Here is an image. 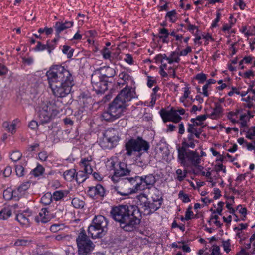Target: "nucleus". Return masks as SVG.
<instances>
[{
	"instance_id": "f8f14e48",
	"label": "nucleus",
	"mask_w": 255,
	"mask_h": 255,
	"mask_svg": "<svg viewBox=\"0 0 255 255\" xmlns=\"http://www.w3.org/2000/svg\"><path fill=\"white\" fill-rule=\"evenodd\" d=\"M185 112V110L183 108L178 110L172 108L169 111L162 109L160 112L161 116L164 122L171 121L175 123H179L182 120V118L180 115H183Z\"/></svg>"
},
{
	"instance_id": "2f4dec72",
	"label": "nucleus",
	"mask_w": 255,
	"mask_h": 255,
	"mask_svg": "<svg viewBox=\"0 0 255 255\" xmlns=\"http://www.w3.org/2000/svg\"><path fill=\"white\" fill-rule=\"evenodd\" d=\"M120 181V185L118 186H114L113 189L115 191H116L117 193L122 196H128L130 194H124L123 193L125 192V191L127 189V187L125 186V185H123L122 186L121 185V181Z\"/></svg>"
},
{
	"instance_id": "c03bdc74",
	"label": "nucleus",
	"mask_w": 255,
	"mask_h": 255,
	"mask_svg": "<svg viewBox=\"0 0 255 255\" xmlns=\"http://www.w3.org/2000/svg\"><path fill=\"white\" fill-rule=\"evenodd\" d=\"M21 154L18 151H13L10 155V159L14 162L19 160L21 157Z\"/></svg>"
},
{
	"instance_id": "5fc2aeb1",
	"label": "nucleus",
	"mask_w": 255,
	"mask_h": 255,
	"mask_svg": "<svg viewBox=\"0 0 255 255\" xmlns=\"http://www.w3.org/2000/svg\"><path fill=\"white\" fill-rule=\"evenodd\" d=\"M224 205V203L220 201L218 203V207L216 210L213 211V213L215 214L216 213H218V214L221 215H222V212L223 210V207Z\"/></svg>"
},
{
	"instance_id": "79ce46f5",
	"label": "nucleus",
	"mask_w": 255,
	"mask_h": 255,
	"mask_svg": "<svg viewBox=\"0 0 255 255\" xmlns=\"http://www.w3.org/2000/svg\"><path fill=\"white\" fill-rule=\"evenodd\" d=\"M246 137L249 139H253L255 137V127H252L248 129Z\"/></svg>"
},
{
	"instance_id": "393cba45",
	"label": "nucleus",
	"mask_w": 255,
	"mask_h": 255,
	"mask_svg": "<svg viewBox=\"0 0 255 255\" xmlns=\"http://www.w3.org/2000/svg\"><path fill=\"white\" fill-rule=\"evenodd\" d=\"M29 187V183L26 182L22 184L20 186H19V187L17 189V190H15L13 191V193L14 194H16L17 197H20L22 196L24 192L27 190Z\"/></svg>"
},
{
	"instance_id": "69168bd1",
	"label": "nucleus",
	"mask_w": 255,
	"mask_h": 255,
	"mask_svg": "<svg viewBox=\"0 0 255 255\" xmlns=\"http://www.w3.org/2000/svg\"><path fill=\"white\" fill-rule=\"evenodd\" d=\"M70 47L68 46H63L62 51L63 53L67 54L68 57H70L72 56L73 53L72 52L69 51Z\"/></svg>"
},
{
	"instance_id": "ddd939ff",
	"label": "nucleus",
	"mask_w": 255,
	"mask_h": 255,
	"mask_svg": "<svg viewBox=\"0 0 255 255\" xmlns=\"http://www.w3.org/2000/svg\"><path fill=\"white\" fill-rule=\"evenodd\" d=\"M91 83L93 89L97 94H102L108 89L107 83L96 74L92 75Z\"/></svg>"
},
{
	"instance_id": "680f3d73",
	"label": "nucleus",
	"mask_w": 255,
	"mask_h": 255,
	"mask_svg": "<svg viewBox=\"0 0 255 255\" xmlns=\"http://www.w3.org/2000/svg\"><path fill=\"white\" fill-rule=\"evenodd\" d=\"M8 71V68L5 65L0 63V76L6 75Z\"/></svg>"
},
{
	"instance_id": "c85d7f7f",
	"label": "nucleus",
	"mask_w": 255,
	"mask_h": 255,
	"mask_svg": "<svg viewBox=\"0 0 255 255\" xmlns=\"http://www.w3.org/2000/svg\"><path fill=\"white\" fill-rule=\"evenodd\" d=\"M88 178V174L83 171H79L76 173L75 179L79 184L83 183Z\"/></svg>"
},
{
	"instance_id": "e433bc0d",
	"label": "nucleus",
	"mask_w": 255,
	"mask_h": 255,
	"mask_svg": "<svg viewBox=\"0 0 255 255\" xmlns=\"http://www.w3.org/2000/svg\"><path fill=\"white\" fill-rule=\"evenodd\" d=\"M105 73L103 74V76L107 78L113 77L115 75V70L110 67L104 68Z\"/></svg>"
},
{
	"instance_id": "dca6fc26",
	"label": "nucleus",
	"mask_w": 255,
	"mask_h": 255,
	"mask_svg": "<svg viewBox=\"0 0 255 255\" xmlns=\"http://www.w3.org/2000/svg\"><path fill=\"white\" fill-rule=\"evenodd\" d=\"M140 178L142 181L141 184L144 186V190L146 188H150L156 183V178L152 174L141 176Z\"/></svg>"
},
{
	"instance_id": "2eb2a0df",
	"label": "nucleus",
	"mask_w": 255,
	"mask_h": 255,
	"mask_svg": "<svg viewBox=\"0 0 255 255\" xmlns=\"http://www.w3.org/2000/svg\"><path fill=\"white\" fill-rule=\"evenodd\" d=\"M137 202H139L138 205L141 206L144 215L150 214V211L149 208V202L147 201V197L143 194L137 196Z\"/></svg>"
},
{
	"instance_id": "39448f33",
	"label": "nucleus",
	"mask_w": 255,
	"mask_h": 255,
	"mask_svg": "<svg viewBox=\"0 0 255 255\" xmlns=\"http://www.w3.org/2000/svg\"><path fill=\"white\" fill-rule=\"evenodd\" d=\"M108 221L102 215L95 216L91 224L88 227V233L92 238L103 237L107 232Z\"/></svg>"
},
{
	"instance_id": "a211bd4d",
	"label": "nucleus",
	"mask_w": 255,
	"mask_h": 255,
	"mask_svg": "<svg viewBox=\"0 0 255 255\" xmlns=\"http://www.w3.org/2000/svg\"><path fill=\"white\" fill-rule=\"evenodd\" d=\"M92 159L91 157L82 158L80 161V165L84 168V172L88 174H92L93 169L91 165Z\"/></svg>"
},
{
	"instance_id": "f3484780",
	"label": "nucleus",
	"mask_w": 255,
	"mask_h": 255,
	"mask_svg": "<svg viewBox=\"0 0 255 255\" xmlns=\"http://www.w3.org/2000/svg\"><path fill=\"white\" fill-rule=\"evenodd\" d=\"M104 193V189L100 184H97L96 186L89 187L88 191V195L92 198H94L96 196H103Z\"/></svg>"
},
{
	"instance_id": "bf43d9fd",
	"label": "nucleus",
	"mask_w": 255,
	"mask_h": 255,
	"mask_svg": "<svg viewBox=\"0 0 255 255\" xmlns=\"http://www.w3.org/2000/svg\"><path fill=\"white\" fill-rule=\"evenodd\" d=\"M194 35L196 36L195 38L194 39V42L195 44H201L202 42L200 41V40L202 38V35L200 34V31L199 30H197L196 33L194 34Z\"/></svg>"
},
{
	"instance_id": "c756f323",
	"label": "nucleus",
	"mask_w": 255,
	"mask_h": 255,
	"mask_svg": "<svg viewBox=\"0 0 255 255\" xmlns=\"http://www.w3.org/2000/svg\"><path fill=\"white\" fill-rule=\"evenodd\" d=\"M119 162L117 157H112L108 160L106 166L109 170H113L115 171L117 164Z\"/></svg>"
},
{
	"instance_id": "9d476101",
	"label": "nucleus",
	"mask_w": 255,
	"mask_h": 255,
	"mask_svg": "<svg viewBox=\"0 0 255 255\" xmlns=\"http://www.w3.org/2000/svg\"><path fill=\"white\" fill-rule=\"evenodd\" d=\"M140 176L126 178L121 180V185H125L127 189L123 193L124 194H132L137 192L138 191L144 190V186L141 184Z\"/></svg>"
},
{
	"instance_id": "aec40b11",
	"label": "nucleus",
	"mask_w": 255,
	"mask_h": 255,
	"mask_svg": "<svg viewBox=\"0 0 255 255\" xmlns=\"http://www.w3.org/2000/svg\"><path fill=\"white\" fill-rule=\"evenodd\" d=\"M72 25L73 22L72 21L65 22V23L57 22L54 26L56 36H58L61 31L70 28Z\"/></svg>"
},
{
	"instance_id": "864d4df0",
	"label": "nucleus",
	"mask_w": 255,
	"mask_h": 255,
	"mask_svg": "<svg viewBox=\"0 0 255 255\" xmlns=\"http://www.w3.org/2000/svg\"><path fill=\"white\" fill-rule=\"evenodd\" d=\"M223 247L224 248V251L227 253H228L230 251V240H228L227 241H223Z\"/></svg>"
},
{
	"instance_id": "7ed1b4c3",
	"label": "nucleus",
	"mask_w": 255,
	"mask_h": 255,
	"mask_svg": "<svg viewBox=\"0 0 255 255\" xmlns=\"http://www.w3.org/2000/svg\"><path fill=\"white\" fill-rule=\"evenodd\" d=\"M46 75L49 86L73 80L70 72L60 65H54L50 67Z\"/></svg>"
},
{
	"instance_id": "9b49d317",
	"label": "nucleus",
	"mask_w": 255,
	"mask_h": 255,
	"mask_svg": "<svg viewBox=\"0 0 255 255\" xmlns=\"http://www.w3.org/2000/svg\"><path fill=\"white\" fill-rule=\"evenodd\" d=\"M74 85L73 80L50 85L53 95L57 97L63 98L68 95Z\"/></svg>"
},
{
	"instance_id": "6ab92c4d",
	"label": "nucleus",
	"mask_w": 255,
	"mask_h": 255,
	"mask_svg": "<svg viewBox=\"0 0 255 255\" xmlns=\"http://www.w3.org/2000/svg\"><path fill=\"white\" fill-rule=\"evenodd\" d=\"M35 219L38 222H41L43 223L48 222L50 219V216L47 209H42Z\"/></svg>"
},
{
	"instance_id": "6e6552de",
	"label": "nucleus",
	"mask_w": 255,
	"mask_h": 255,
	"mask_svg": "<svg viewBox=\"0 0 255 255\" xmlns=\"http://www.w3.org/2000/svg\"><path fill=\"white\" fill-rule=\"evenodd\" d=\"M126 154L129 156H131L133 152H139L141 151L147 152L149 148L148 143L143 140L141 137L131 138L125 144Z\"/></svg>"
},
{
	"instance_id": "338daca9",
	"label": "nucleus",
	"mask_w": 255,
	"mask_h": 255,
	"mask_svg": "<svg viewBox=\"0 0 255 255\" xmlns=\"http://www.w3.org/2000/svg\"><path fill=\"white\" fill-rule=\"evenodd\" d=\"M202 38L205 40V45L208 44L209 41H213L214 39L209 34H202Z\"/></svg>"
},
{
	"instance_id": "49530a36",
	"label": "nucleus",
	"mask_w": 255,
	"mask_h": 255,
	"mask_svg": "<svg viewBox=\"0 0 255 255\" xmlns=\"http://www.w3.org/2000/svg\"><path fill=\"white\" fill-rule=\"evenodd\" d=\"M44 171L43 167L41 165L37 166L32 170V173L35 176H38L42 174Z\"/></svg>"
},
{
	"instance_id": "8fccbe9b",
	"label": "nucleus",
	"mask_w": 255,
	"mask_h": 255,
	"mask_svg": "<svg viewBox=\"0 0 255 255\" xmlns=\"http://www.w3.org/2000/svg\"><path fill=\"white\" fill-rule=\"evenodd\" d=\"M24 169L22 166L17 165L15 166V172L17 176L21 177L24 175Z\"/></svg>"
},
{
	"instance_id": "20e7f679",
	"label": "nucleus",
	"mask_w": 255,
	"mask_h": 255,
	"mask_svg": "<svg viewBox=\"0 0 255 255\" xmlns=\"http://www.w3.org/2000/svg\"><path fill=\"white\" fill-rule=\"evenodd\" d=\"M38 116L40 122L46 123L59 113V108L55 102H43L37 107Z\"/></svg>"
},
{
	"instance_id": "72a5a7b5",
	"label": "nucleus",
	"mask_w": 255,
	"mask_h": 255,
	"mask_svg": "<svg viewBox=\"0 0 255 255\" xmlns=\"http://www.w3.org/2000/svg\"><path fill=\"white\" fill-rule=\"evenodd\" d=\"M52 200V194L47 192L45 193L41 198V202L44 205H49Z\"/></svg>"
},
{
	"instance_id": "bb28decb",
	"label": "nucleus",
	"mask_w": 255,
	"mask_h": 255,
	"mask_svg": "<svg viewBox=\"0 0 255 255\" xmlns=\"http://www.w3.org/2000/svg\"><path fill=\"white\" fill-rule=\"evenodd\" d=\"M75 169H71L67 170L64 172L63 177L66 180L70 182L75 179Z\"/></svg>"
},
{
	"instance_id": "37998d69",
	"label": "nucleus",
	"mask_w": 255,
	"mask_h": 255,
	"mask_svg": "<svg viewBox=\"0 0 255 255\" xmlns=\"http://www.w3.org/2000/svg\"><path fill=\"white\" fill-rule=\"evenodd\" d=\"M178 196L179 198L184 203H188L190 201L188 195L184 193L183 191H180L179 192Z\"/></svg>"
},
{
	"instance_id": "3c124183",
	"label": "nucleus",
	"mask_w": 255,
	"mask_h": 255,
	"mask_svg": "<svg viewBox=\"0 0 255 255\" xmlns=\"http://www.w3.org/2000/svg\"><path fill=\"white\" fill-rule=\"evenodd\" d=\"M180 56L179 52L173 51L171 52L169 57L171 58V59H173L175 62L178 63L180 60V58H179Z\"/></svg>"
},
{
	"instance_id": "f257e3e1",
	"label": "nucleus",
	"mask_w": 255,
	"mask_h": 255,
	"mask_svg": "<svg viewBox=\"0 0 255 255\" xmlns=\"http://www.w3.org/2000/svg\"><path fill=\"white\" fill-rule=\"evenodd\" d=\"M112 218L120 223L125 231L131 232L139 224L141 213L138 207L135 205H119L113 207L111 212Z\"/></svg>"
},
{
	"instance_id": "58836bf2",
	"label": "nucleus",
	"mask_w": 255,
	"mask_h": 255,
	"mask_svg": "<svg viewBox=\"0 0 255 255\" xmlns=\"http://www.w3.org/2000/svg\"><path fill=\"white\" fill-rule=\"evenodd\" d=\"M65 195V193L63 191H55L52 195V199L55 201H59L62 199Z\"/></svg>"
},
{
	"instance_id": "4c0bfd02",
	"label": "nucleus",
	"mask_w": 255,
	"mask_h": 255,
	"mask_svg": "<svg viewBox=\"0 0 255 255\" xmlns=\"http://www.w3.org/2000/svg\"><path fill=\"white\" fill-rule=\"evenodd\" d=\"M184 95L180 98V101L183 103L185 106H187V105L185 103V100L189 97V95L190 94V91L189 90V87L188 86L184 88Z\"/></svg>"
},
{
	"instance_id": "cd10ccee",
	"label": "nucleus",
	"mask_w": 255,
	"mask_h": 255,
	"mask_svg": "<svg viewBox=\"0 0 255 255\" xmlns=\"http://www.w3.org/2000/svg\"><path fill=\"white\" fill-rule=\"evenodd\" d=\"M207 117V115H202L196 117V118H192L190 121L192 123L191 125H194L195 126H200L203 124Z\"/></svg>"
},
{
	"instance_id": "f704fd0d",
	"label": "nucleus",
	"mask_w": 255,
	"mask_h": 255,
	"mask_svg": "<svg viewBox=\"0 0 255 255\" xmlns=\"http://www.w3.org/2000/svg\"><path fill=\"white\" fill-rule=\"evenodd\" d=\"M11 215L10 210L4 208L0 211V219L6 220Z\"/></svg>"
},
{
	"instance_id": "412c9836",
	"label": "nucleus",
	"mask_w": 255,
	"mask_h": 255,
	"mask_svg": "<svg viewBox=\"0 0 255 255\" xmlns=\"http://www.w3.org/2000/svg\"><path fill=\"white\" fill-rule=\"evenodd\" d=\"M153 202L150 203V214L153 213L155 211H156L158 209H159L162 204V198L160 196H157L156 197H152Z\"/></svg>"
},
{
	"instance_id": "4468645a",
	"label": "nucleus",
	"mask_w": 255,
	"mask_h": 255,
	"mask_svg": "<svg viewBox=\"0 0 255 255\" xmlns=\"http://www.w3.org/2000/svg\"><path fill=\"white\" fill-rule=\"evenodd\" d=\"M130 172V170L127 168V165L124 162H120L117 164V167L111 179L114 182H118L120 177L128 175Z\"/></svg>"
},
{
	"instance_id": "4d7b16f0",
	"label": "nucleus",
	"mask_w": 255,
	"mask_h": 255,
	"mask_svg": "<svg viewBox=\"0 0 255 255\" xmlns=\"http://www.w3.org/2000/svg\"><path fill=\"white\" fill-rule=\"evenodd\" d=\"M191 209H192V207L189 206L186 212L185 217V219L186 220H189L191 219L194 215L193 212L191 211Z\"/></svg>"
},
{
	"instance_id": "473e14b6",
	"label": "nucleus",
	"mask_w": 255,
	"mask_h": 255,
	"mask_svg": "<svg viewBox=\"0 0 255 255\" xmlns=\"http://www.w3.org/2000/svg\"><path fill=\"white\" fill-rule=\"evenodd\" d=\"M32 240L28 239H19L14 242V246H25L31 243Z\"/></svg>"
},
{
	"instance_id": "774afa93",
	"label": "nucleus",
	"mask_w": 255,
	"mask_h": 255,
	"mask_svg": "<svg viewBox=\"0 0 255 255\" xmlns=\"http://www.w3.org/2000/svg\"><path fill=\"white\" fill-rule=\"evenodd\" d=\"M124 60L129 64H132L133 63L132 57L129 54H126Z\"/></svg>"
},
{
	"instance_id": "a19ab883",
	"label": "nucleus",
	"mask_w": 255,
	"mask_h": 255,
	"mask_svg": "<svg viewBox=\"0 0 255 255\" xmlns=\"http://www.w3.org/2000/svg\"><path fill=\"white\" fill-rule=\"evenodd\" d=\"M71 203L73 206L76 208H80L83 207L84 204V202L76 198H73Z\"/></svg>"
},
{
	"instance_id": "de8ad7c7",
	"label": "nucleus",
	"mask_w": 255,
	"mask_h": 255,
	"mask_svg": "<svg viewBox=\"0 0 255 255\" xmlns=\"http://www.w3.org/2000/svg\"><path fill=\"white\" fill-rule=\"evenodd\" d=\"M182 144V146L180 148H184L185 150H187V148L190 147L193 149L195 147V144H194V141H189V142L183 141Z\"/></svg>"
},
{
	"instance_id": "052dcab7",
	"label": "nucleus",
	"mask_w": 255,
	"mask_h": 255,
	"mask_svg": "<svg viewBox=\"0 0 255 255\" xmlns=\"http://www.w3.org/2000/svg\"><path fill=\"white\" fill-rule=\"evenodd\" d=\"M186 172L185 173H183L181 169H178L176 170V174L178 175V179L179 181H182L186 177Z\"/></svg>"
},
{
	"instance_id": "0eeeda50",
	"label": "nucleus",
	"mask_w": 255,
	"mask_h": 255,
	"mask_svg": "<svg viewBox=\"0 0 255 255\" xmlns=\"http://www.w3.org/2000/svg\"><path fill=\"white\" fill-rule=\"evenodd\" d=\"M76 243L79 255H87L92 251L95 247L94 244L89 239L83 229H81L76 238Z\"/></svg>"
},
{
	"instance_id": "e2e57ef3",
	"label": "nucleus",
	"mask_w": 255,
	"mask_h": 255,
	"mask_svg": "<svg viewBox=\"0 0 255 255\" xmlns=\"http://www.w3.org/2000/svg\"><path fill=\"white\" fill-rule=\"evenodd\" d=\"M62 225L55 224L51 226L50 230L53 232H56L62 229Z\"/></svg>"
},
{
	"instance_id": "603ef678",
	"label": "nucleus",
	"mask_w": 255,
	"mask_h": 255,
	"mask_svg": "<svg viewBox=\"0 0 255 255\" xmlns=\"http://www.w3.org/2000/svg\"><path fill=\"white\" fill-rule=\"evenodd\" d=\"M159 34V37L160 38H167L169 35L168 30L165 28L161 29L160 30Z\"/></svg>"
},
{
	"instance_id": "09e8293b",
	"label": "nucleus",
	"mask_w": 255,
	"mask_h": 255,
	"mask_svg": "<svg viewBox=\"0 0 255 255\" xmlns=\"http://www.w3.org/2000/svg\"><path fill=\"white\" fill-rule=\"evenodd\" d=\"M13 196H14L15 197L17 196L16 194H14L13 193V191L12 193H11V192L8 190H5L4 191L3 197L6 200H10L11 199V198Z\"/></svg>"
},
{
	"instance_id": "5701e85b",
	"label": "nucleus",
	"mask_w": 255,
	"mask_h": 255,
	"mask_svg": "<svg viewBox=\"0 0 255 255\" xmlns=\"http://www.w3.org/2000/svg\"><path fill=\"white\" fill-rule=\"evenodd\" d=\"M223 113V108L222 106L218 103H215V107L213 109V112L209 116L212 119H217L221 116Z\"/></svg>"
},
{
	"instance_id": "a18cd8bd",
	"label": "nucleus",
	"mask_w": 255,
	"mask_h": 255,
	"mask_svg": "<svg viewBox=\"0 0 255 255\" xmlns=\"http://www.w3.org/2000/svg\"><path fill=\"white\" fill-rule=\"evenodd\" d=\"M103 58L105 59H109L111 57V51L109 49L104 47L101 51Z\"/></svg>"
},
{
	"instance_id": "c9c22d12",
	"label": "nucleus",
	"mask_w": 255,
	"mask_h": 255,
	"mask_svg": "<svg viewBox=\"0 0 255 255\" xmlns=\"http://www.w3.org/2000/svg\"><path fill=\"white\" fill-rule=\"evenodd\" d=\"M236 19L234 17H230V20L229 23L224 24L222 28L223 31H229L232 26L236 23Z\"/></svg>"
},
{
	"instance_id": "4be33fe9",
	"label": "nucleus",
	"mask_w": 255,
	"mask_h": 255,
	"mask_svg": "<svg viewBox=\"0 0 255 255\" xmlns=\"http://www.w3.org/2000/svg\"><path fill=\"white\" fill-rule=\"evenodd\" d=\"M18 122L19 121L17 119L13 120L10 124L8 122H4L2 126L7 131L13 134L15 132L16 126Z\"/></svg>"
},
{
	"instance_id": "0e129e2a",
	"label": "nucleus",
	"mask_w": 255,
	"mask_h": 255,
	"mask_svg": "<svg viewBox=\"0 0 255 255\" xmlns=\"http://www.w3.org/2000/svg\"><path fill=\"white\" fill-rule=\"evenodd\" d=\"M47 44L46 45L42 44L40 42L38 41L37 43V45L35 47L36 51H43L46 49Z\"/></svg>"
},
{
	"instance_id": "423d86ee",
	"label": "nucleus",
	"mask_w": 255,
	"mask_h": 255,
	"mask_svg": "<svg viewBox=\"0 0 255 255\" xmlns=\"http://www.w3.org/2000/svg\"><path fill=\"white\" fill-rule=\"evenodd\" d=\"M178 158L180 164L185 167L192 165H198L201 162V156L196 151L185 150L184 148L178 149Z\"/></svg>"
},
{
	"instance_id": "b1692460",
	"label": "nucleus",
	"mask_w": 255,
	"mask_h": 255,
	"mask_svg": "<svg viewBox=\"0 0 255 255\" xmlns=\"http://www.w3.org/2000/svg\"><path fill=\"white\" fill-rule=\"evenodd\" d=\"M188 132L192 133L193 135L194 134L197 138H200V134L203 131L202 129L201 128H196L197 126H195L194 125H191L190 123L188 124Z\"/></svg>"
},
{
	"instance_id": "7c9ffc66",
	"label": "nucleus",
	"mask_w": 255,
	"mask_h": 255,
	"mask_svg": "<svg viewBox=\"0 0 255 255\" xmlns=\"http://www.w3.org/2000/svg\"><path fill=\"white\" fill-rule=\"evenodd\" d=\"M240 113V110L237 109L235 112H230L228 113V118L233 123H238L239 120H236L238 115Z\"/></svg>"
},
{
	"instance_id": "f03ea898",
	"label": "nucleus",
	"mask_w": 255,
	"mask_h": 255,
	"mask_svg": "<svg viewBox=\"0 0 255 255\" xmlns=\"http://www.w3.org/2000/svg\"><path fill=\"white\" fill-rule=\"evenodd\" d=\"M135 91L126 84V87L109 104L107 111L102 113V119L106 121L113 122L119 118L126 111L128 103L135 97Z\"/></svg>"
},
{
	"instance_id": "13d9d810",
	"label": "nucleus",
	"mask_w": 255,
	"mask_h": 255,
	"mask_svg": "<svg viewBox=\"0 0 255 255\" xmlns=\"http://www.w3.org/2000/svg\"><path fill=\"white\" fill-rule=\"evenodd\" d=\"M38 31L39 33L45 32L47 35H48L53 32V29L52 28L45 27L44 28H39Z\"/></svg>"
},
{
	"instance_id": "6e6d98bb",
	"label": "nucleus",
	"mask_w": 255,
	"mask_h": 255,
	"mask_svg": "<svg viewBox=\"0 0 255 255\" xmlns=\"http://www.w3.org/2000/svg\"><path fill=\"white\" fill-rule=\"evenodd\" d=\"M196 79L199 80L200 83H203L206 81L207 76L205 74L199 73L196 75Z\"/></svg>"
},
{
	"instance_id": "a878e982",
	"label": "nucleus",
	"mask_w": 255,
	"mask_h": 255,
	"mask_svg": "<svg viewBox=\"0 0 255 255\" xmlns=\"http://www.w3.org/2000/svg\"><path fill=\"white\" fill-rule=\"evenodd\" d=\"M16 220L23 225L27 226L29 223V218L25 213L18 214L16 216Z\"/></svg>"
},
{
	"instance_id": "ea45409f",
	"label": "nucleus",
	"mask_w": 255,
	"mask_h": 255,
	"mask_svg": "<svg viewBox=\"0 0 255 255\" xmlns=\"http://www.w3.org/2000/svg\"><path fill=\"white\" fill-rule=\"evenodd\" d=\"M119 78L122 79L124 82L122 84H127V82L131 80V77L126 72H121L119 75Z\"/></svg>"
},
{
	"instance_id": "1a4fd4ad",
	"label": "nucleus",
	"mask_w": 255,
	"mask_h": 255,
	"mask_svg": "<svg viewBox=\"0 0 255 255\" xmlns=\"http://www.w3.org/2000/svg\"><path fill=\"white\" fill-rule=\"evenodd\" d=\"M119 140L117 130L114 128H109L104 133L99 144L103 149H111L117 145Z\"/></svg>"
}]
</instances>
